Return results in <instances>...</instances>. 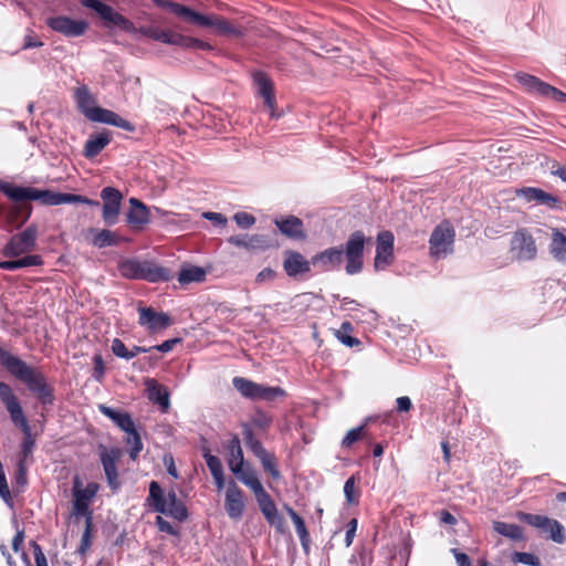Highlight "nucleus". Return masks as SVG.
Masks as SVG:
<instances>
[{"instance_id": "obj_37", "label": "nucleus", "mask_w": 566, "mask_h": 566, "mask_svg": "<svg viewBox=\"0 0 566 566\" xmlns=\"http://www.w3.org/2000/svg\"><path fill=\"white\" fill-rule=\"evenodd\" d=\"M97 491H98L97 483L91 482L86 485L85 489H82V483L80 481V478L78 476L74 478L73 489H72L74 499L81 497V501L90 503V501L96 495Z\"/></svg>"}, {"instance_id": "obj_36", "label": "nucleus", "mask_w": 566, "mask_h": 566, "mask_svg": "<svg viewBox=\"0 0 566 566\" xmlns=\"http://www.w3.org/2000/svg\"><path fill=\"white\" fill-rule=\"evenodd\" d=\"M493 530L500 535L505 536L512 541H524L523 528L516 524L495 521L493 522Z\"/></svg>"}, {"instance_id": "obj_34", "label": "nucleus", "mask_w": 566, "mask_h": 566, "mask_svg": "<svg viewBox=\"0 0 566 566\" xmlns=\"http://www.w3.org/2000/svg\"><path fill=\"white\" fill-rule=\"evenodd\" d=\"M549 250L554 259L566 264V237L557 229L553 230Z\"/></svg>"}, {"instance_id": "obj_26", "label": "nucleus", "mask_w": 566, "mask_h": 566, "mask_svg": "<svg viewBox=\"0 0 566 566\" xmlns=\"http://www.w3.org/2000/svg\"><path fill=\"white\" fill-rule=\"evenodd\" d=\"M146 386L149 400L158 405L163 411H167V409L170 406V402L169 392L167 391L166 387L158 384L157 380L155 379H147Z\"/></svg>"}, {"instance_id": "obj_29", "label": "nucleus", "mask_w": 566, "mask_h": 566, "mask_svg": "<svg viewBox=\"0 0 566 566\" xmlns=\"http://www.w3.org/2000/svg\"><path fill=\"white\" fill-rule=\"evenodd\" d=\"M207 272L203 268L197 265L185 264L178 273V282L181 285L190 283H200L206 280Z\"/></svg>"}, {"instance_id": "obj_6", "label": "nucleus", "mask_w": 566, "mask_h": 566, "mask_svg": "<svg viewBox=\"0 0 566 566\" xmlns=\"http://www.w3.org/2000/svg\"><path fill=\"white\" fill-rule=\"evenodd\" d=\"M38 227L30 224L25 230L20 233L13 234L7 244L3 247L1 253L6 258H18L36 248Z\"/></svg>"}, {"instance_id": "obj_22", "label": "nucleus", "mask_w": 566, "mask_h": 566, "mask_svg": "<svg viewBox=\"0 0 566 566\" xmlns=\"http://www.w3.org/2000/svg\"><path fill=\"white\" fill-rule=\"evenodd\" d=\"M112 142V133L103 129L97 134L90 135L85 142L83 156L87 159H93L98 156L103 149Z\"/></svg>"}, {"instance_id": "obj_63", "label": "nucleus", "mask_w": 566, "mask_h": 566, "mask_svg": "<svg viewBox=\"0 0 566 566\" xmlns=\"http://www.w3.org/2000/svg\"><path fill=\"white\" fill-rule=\"evenodd\" d=\"M202 457L205 458L210 472L222 465L220 459L217 455L211 454L208 447H202Z\"/></svg>"}, {"instance_id": "obj_48", "label": "nucleus", "mask_w": 566, "mask_h": 566, "mask_svg": "<svg viewBox=\"0 0 566 566\" xmlns=\"http://www.w3.org/2000/svg\"><path fill=\"white\" fill-rule=\"evenodd\" d=\"M127 433H128L127 443L132 444V449L129 451V457L132 460H136L138 458L140 451L143 450L142 438H140V434L138 433V431L136 430V427H134V430L132 432H127Z\"/></svg>"}, {"instance_id": "obj_54", "label": "nucleus", "mask_w": 566, "mask_h": 566, "mask_svg": "<svg viewBox=\"0 0 566 566\" xmlns=\"http://www.w3.org/2000/svg\"><path fill=\"white\" fill-rule=\"evenodd\" d=\"M535 202H537L539 205H544L551 209H559L560 208V200L556 196H553V195L544 191L543 189L539 190L538 197Z\"/></svg>"}, {"instance_id": "obj_59", "label": "nucleus", "mask_w": 566, "mask_h": 566, "mask_svg": "<svg viewBox=\"0 0 566 566\" xmlns=\"http://www.w3.org/2000/svg\"><path fill=\"white\" fill-rule=\"evenodd\" d=\"M543 97L552 98L553 101L559 102V103H566V93L562 92L560 90L549 85L548 83L544 87Z\"/></svg>"}, {"instance_id": "obj_32", "label": "nucleus", "mask_w": 566, "mask_h": 566, "mask_svg": "<svg viewBox=\"0 0 566 566\" xmlns=\"http://www.w3.org/2000/svg\"><path fill=\"white\" fill-rule=\"evenodd\" d=\"M154 3L159 8L168 9L177 17L191 23L192 18H198L196 11L184 4L174 2L171 0H154Z\"/></svg>"}, {"instance_id": "obj_64", "label": "nucleus", "mask_w": 566, "mask_h": 566, "mask_svg": "<svg viewBox=\"0 0 566 566\" xmlns=\"http://www.w3.org/2000/svg\"><path fill=\"white\" fill-rule=\"evenodd\" d=\"M43 45H44V43L42 41L38 40L33 35V31L28 30V34H25V36L23 39V44L21 46V50H30V49H34V48H41Z\"/></svg>"}, {"instance_id": "obj_51", "label": "nucleus", "mask_w": 566, "mask_h": 566, "mask_svg": "<svg viewBox=\"0 0 566 566\" xmlns=\"http://www.w3.org/2000/svg\"><path fill=\"white\" fill-rule=\"evenodd\" d=\"M243 438L247 447L255 453L260 449L264 448L262 442L254 437L252 429L248 424H243Z\"/></svg>"}, {"instance_id": "obj_8", "label": "nucleus", "mask_w": 566, "mask_h": 566, "mask_svg": "<svg viewBox=\"0 0 566 566\" xmlns=\"http://www.w3.org/2000/svg\"><path fill=\"white\" fill-rule=\"evenodd\" d=\"M454 229L449 221H442L432 231L429 240L430 253L443 258L453 251Z\"/></svg>"}, {"instance_id": "obj_33", "label": "nucleus", "mask_w": 566, "mask_h": 566, "mask_svg": "<svg viewBox=\"0 0 566 566\" xmlns=\"http://www.w3.org/2000/svg\"><path fill=\"white\" fill-rule=\"evenodd\" d=\"M253 454L260 460L263 470L268 472L273 480H279L281 478L280 470L277 469V460L273 453L269 452L265 448H262Z\"/></svg>"}, {"instance_id": "obj_12", "label": "nucleus", "mask_w": 566, "mask_h": 566, "mask_svg": "<svg viewBox=\"0 0 566 566\" xmlns=\"http://www.w3.org/2000/svg\"><path fill=\"white\" fill-rule=\"evenodd\" d=\"M512 252L521 261H531L536 258L535 240L526 229L517 230L511 241Z\"/></svg>"}, {"instance_id": "obj_58", "label": "nucleus", "mask_w": 566, "mask_h": 566, "mask_svg": "<svg viewBox=\"0 0 566 566\" xmlns=\"http://www.w3.org/2000/svg\"><path fill=\"white\" fill-rule=\"evenodd\" d=\"M20 269L29 268V266H41L44 261L43 258L39 254H25L21 258H18Z\"/></svg>"}, {"instance_id": "obj_60", "label": "nucleus", "mask_w": 566, "mask_h": 566, "mask_svg": "<svg viewBox=\"0 0 566 566\" xmlns=\"http://www.w3.org/2000/svg\"><path fill=\"white\" fill-rule=\"evenodd\" d=\"M93 363H94V370H93L92 376L96 381H102L104 378V375H105V364H104V359H103L102 355L101 354L94 355Z\"/></svg>"}, {"instance_id": "obj_46", "label": "nucleus", "mask_w": 566, "mask_h": 566, "mask_svg": "<svg viewBox=\"0 0 566 566\" xmlns=\"http://www.w3.org/2000/svg\"><path fill=\"white\" fill-rule=\"evenodd\" d=\"M34 448H35L34 434L32 433V434L23 436L18 462L27 463L29 460H32V454H33Z\"/></svg>"}, {"instance_id": "obj_5", "label": "nucleus", "mask_w": 566, "mask_h": 566, "mask_svg": "<svg viewBox=\"0 0 566 566\" xmlns=\"http://www.w3.org/2000/svg\"><path fill=\"white\" fill-rule=\"evenodd\" d=\"M232 385L244 398L251 400L274 401L285 396V390L281 387L258 384L244 377H234Z\"/></svg>"}, {"instance_id": "obj_61", "label": "nucleus", "mask_w": 566, "mask_h": 566, "mask_svg": "<svg viewBox=\"0 0 566 566\" xmlns=\"http://www.w3.org/2000/svg\"><path fill=\"white\" fill-rule=\"evenodd\" d=\"M233 219L238 227L242 229H249L255 223V218L248 212H237Z\"/></svg>"}, {"instance_id": "obj_38", "label": "nucleus", "mask_w": 566, "mask_h": 566, "mask_svg": "<svg viewBox=\"0 0 566 566\" xmlns=\"http://www.w3.org/2000/svg\"><path fill=\"white\" fill-rule=\"evenodd\" d=\"M74 97L78 109L85 116V112L92 109L96 103L94 96L86 85H82L75 90Z\"/></svg>"}, {"instance_id": "obj_56", "label": "nucleus", "mask_w": 566, "mask_h": 566, "mask_svg": "<svg viewBox=\"0 0 566 566\" xmlns=\"http://www.w3.org/2000/svg\"><path fill=\"white\" fill-rule=\"evenodd\" d=\"M541 188L522 187L515 189V196L525 199L527 202L536 201Z\"/></svg>"}, {"instance_id": "obj_4", "label": "nucleus", "mask_w": 566, "mask_h": 566, "mask_svg": "<svg viewBox=\"0 0 566 566\" xmlns=\"http://www.w3.org/2000/svg\"><path fill=\"white\" fill-rule=\"evenodd\" d=\"M147 503L151 506L154 512L168 515L179 522L188 517V511L181 500L177 497L174 490H170L165 496V492L157 481L149 483V494Z\"/></svg>"}, {"instance_id": "obj_45", "label": "nucleus", "mask_w": 566, "mask_h": 566, "mask_svg": "<svg viewBox=\"0 0 566 566\" xmlns=\"http://www.w3.org/2000/svg\"><path fill=\"white\" fill-rule=\"evenodd\" d=\"M292 522L295 525V530L301 541L302 548L304 553L307 555L310 553L311 537L306 528L305 522L301 516H297L296 518L294 517Z\"/></svg>"}, {"instance_id": "obj_42", "label": "nucleus", "mask_w": 566, "mask_h": 566, "mask_svg": "<svg viewBox=\"0 0 566 566\" xmlns=\"http://www.w3.org/2000/svg\"><path fill=\"white\" fill-rule=\"evenodd\" d=\"M140 261L136 259H125L118 263L120 274L130 280H140Z\"/></svg>"}, {"instance_id": "obj_35", "label": "nucleus", "mask_w": 566, "mask_h": 566, "mask_svg": "<svg viewBox=\"0 0 566 566\" xmlns=\"http://www.w3.org/2000/svg\"><path fill=\"white\" fill-rule=\"evenodd\" d=\"M228 451H229V459H228V465L230 471H232V468L237 469V465L243 467L244 463V457L243 451L241 448L240 439L237 434L232 437L228 444Z\"/></svg>"}, {"instance_id": "obj_62", "label": "nucleus", "mask_w": 566, "mask_h": 566, "mask_svg": "<svg viewBox=\"0 0 566 566\" xmlns=\"http://www.w3.org/2000/svg\"><path fill=\"white\" fill-rule=\"evenodd\" d=\"M0 497L8 504L11 503L12 497L8 486V482L3 472L2 463L0 462Z\"/></svg>"}, {"instance_id": "obj_18", "label": "nucleus", "mask_w": 566, "mask_h": 566, "mask_svg": "<svg viewBox=\"0 0 566 566\" xmlns=\"http://www.w3.org/2000/svg\"><path fill=\"white\" fill-rule=\"evenodd\" d=\"M312 259L306 260L302 253L293 250L284 252L283 269L290 277L306 274L311 271Z\"/></svg>"}, {"instance_id": "obj_13", "label": "nucleus", "mask_w": 566, "mask_h": 566, "mask_svg": "<svg viewBox=\"0 0 566 566\" xmlns=\"http://www.w3.org/2000/svg\"><path fill=\"white\" fill-rule=\"evenodd\" d=\"M395 237L390 231H380L377 234L376 255L374 268L376 271L385 270L394 261Z\"/></svg>"}, {"instance_id": "obj_17", "label": "nucleus", "mask_w": 566, "mask_h": 566, "mask_svg": "<svg viewBox=\"0 0 566 566\" xmlns=\"http://www.w3.org/2000/svg\"><path fill=\"white\" fill-rule=\"evenodd\" d=\"M243 491L234 481H230L226 492L224 509L228 516L234 521L241 520L244 512Z\"/></svg>"}, {"instance_id": "obj_9", "label": "nucleus", "mask_w": 566, "mask_h": 566, "mask_svg": "<svg viewBox=\"0 0 566 566\" xmlns=\"http://www.w3.org/2000/svg\"><path fill=\"white\" fill-rule=\"evenodd\" d=\"M258 505L260 507V511L264 515V518L266 522L274 526L276 532L280 534L285 533L286 525L285 520L282 516V514L279 512L273 499L271 495L265 491L264 488L258 490L254 492Z\"/></svg>"}, {"instance_id": "obj_41", "label": "nucleus", "mask_w": 566, "mask_h": 566, "mask_svg": "<svg viewBox=\"0 0 566 566\" xmlns=\"http://www.w3.org/2000/svg\"><path fill=\"white\" fill-rule=\"evenodd\" d=\"M138 32H140L143 35L159 41L166 44H170L171 42V35L174 31L170 30H164L157 27L148 25V27H142Z\"/></svg>"}, {"instance_id": "obj_1", "label": "nucleus", "mask_w": 566, "mask_h": 566, "mask_svg": "<svg viewBox=\"0 0 566 566\" xmlns=\"http://www.w3.org/2000/svg\"><path fill=\"white\" fill-rule=\"evenodd\" d=\"M0 191L8 197L15 206L13 214L22 217L21 227L28 221L32 213L30 201H39L43 206H59L64 203H85L98 207L97 200L74 193H62L50 189H38L34 187L19 186L13 182L0 180Z\"/></svg>"}, {"instance_id": "obj_52", "label": "nucleus", "mask_w": 566, "mask_h": 566, "mask_svg": "<svg viewBox=\"0 0 566 566\" xmlns=\"http://www.w3.org/2000/svg\"><path fill=\"white\" fill-rule=\"evenodd\" d=\"M92 533H93V522H91V518H87V525H85V528H84V532H83V535L81 538V544L77 549L78 554L84 555L87 552V549L91 547Z\"/></svg>"}, {"instance_id": "obj_40", "label": "nucleus", "mask_w": 566, "mask_h": 566, "mask_svg": "<svg viewBox=\"0 0 566 566\" xmlns=\"http://www.w3.org/2000/svg\"><path fill=\"white\" fill-rule=\"evenodd\" d=\"M174 277L170 269L151 263L149 271H147L146 280L151 283L167 282Z\"/></svg>"}, {"instance_id": "obj_25", "label": "nucleus", "mask_w": 566, "mask_h": 566, "mask_svg": "<svg viewBox=\"0 0 566 566\" xmlns=\"http://www.w3.org/2000/svg\"><path fill=\"white\" fill-rule=\"evenodd\" d=\"M98 410L123 431L132 432L134 430L135 423L128 412H122L106 405H99Z\"/></svg>"}, {"instance_id": "obj_50", "label": "nucleus", "mask_w": 566, "mask_h": 566, "mask_svg": "<svg viewBox=\"0 0 566 566\" xmlns=\"http://www.w3.org/2000/svg\"><path fill=\"white\" fill-rule=\"evenodd\" d=\"M512 560L514 563H521L528 566H541V559L538 556L532 554V553H524V552H515L512 555Z\"/></svg>"}, {"instance_id": "obj_19", "label": "nucleus", "mask_w": 566, "mask_h": 566, "mask_svg": "<svg viewBox=\"0 0 566 566\" xmlns=\"http://www.w3.org/2000/svg\"><path fill=\"white\" fill-rule=\"evenodd\" d=\"M274 223L280 232L289 239L305 240L307 238L303 221L295 216L276 218Z\"/></svg>"}, {"instance_id": "obj_44", "label": "nucleus", "mask_w": 566, "mask_h": 566, "mask_svg": "<svg viewBox=\"0 0 566 566\" xmlns=\"http://www.w3.org/2000/svg\"><path fill=\"white\" fill-rule=\"evenodd\" d=\"M369 421H371V418H367L365 420V422L357 427V428H354V429H350L346 436L343 438L342 440V447L344 448H349L352 447L355 442H357L358 440H360L361 438H365L367 436L366 433V427L367 424L369 423Z\"/></svg>"}, {"instance_id": "obj_10", "label": "nucleus", "mask_w": 566, "mask_h": 566, "mask_svg": "<svg viewBox=\"0 0 566 566\" xmlns=\"http://www.w3.org/2000/svg\"><path fill=\"white\" fill-rule=\"evenodd\" d=\"M101 198L103 200V221L106 226L112 227L118 221L123 195L114 187H105L101 191Z\"/></svg>"}, {"instance_id": "obj_15", "label": "nucleus", "mask_w": 566, "mask_h": 566, "mask_svg": "<svg viewBox=\"0 0 566 566\" xmlns=\"http://www.w3.org/2000/svg\"><path fill=\"white\" fill-rule=\"evenodd\" d=\"M198 18H192L191 23L200 27L213 28L216 29L218 34L221 35H232V36H241L243 33L240 29L233 27L229 21L223 18H220L216 14L205 15L199 12H196Z\"/></svg>"}, {"instance_id": "obj_21", "label": "nucleus", "mask_w": 566, "mask_h": 566, "mask_svg": "<svg viewBox=\"0 0 566 566\" xmlns=\"http://www.w3.org/2000/svg\"><path fill=\"white\" fill-rule=\"evenodd\" d=\"M253 77L258 85L259 94L263 97L265 106L270 109L271 117H280V114L275 112V95L272 81L263 72H256Z\"/></svg>"}, {"instance_id": "obj_57", "label": "nucleus", "mask_w": 566, "mask_h": 566, "mask_svg": "<svg viewBox=\"0 0 566 566\" xmlns=\"http://www.w3.org/2000/svg\"><path fill=\"white\" fill-rule=\"evenodd\" d=\"M517 517L521 522H524L535 528H538L541 523L545 521V515L539 514H532V513H525V512H518Z\"/></svg>"}, {"instance_id": "obj_49", "label": "nucleus", "mask_w": 566, "mask_h": 566, "mask_svg": "<svg viewBox=\"0 0 566 566\" xmlns=\"http://www.w3.org/2000/svg\"><path fill=\"white\" fill-rule=\"evenodd\" d=\"M72 515H74L75 517H85V525H87V518H91V522H93V513L90 510V504L88 502L81 501V497L73 500Z\"/></svg>"}, {"instance_id": "obj_55", "label": "nucleus", "mask_w": 566, "mask_h": 566, "mask_svg": "<svg viewBox=\"0 0 566 566\" xmlns=\"http://www.w3.org/2000/svg\"><path fill=\"white\" fill-rule=\"evenodd\" d=\"M111 348L115 356L126 360L132 359L130 349L126 347L122 339L114 338Z\"/></svg>"}, {"instance_id": "obj_43", "label": "nucleus", "mask_w": 566, "mask_h": 566, "mask_svg": "<svg viewBox=\"0 0 566 566\" xmlns=\"http://www.w3.org/2000/svg\"><path fill=\"white\" fill-rule=\"evenodd\" d=\"M114 113L115 112L113 111L95 106L92 109L85 112V117L91 122L111 125L113 122Z\"/></svg>"}, {"instance_id": "obj_11", "label": "nucleus", "mask_w": 566, "mask_h": 566, "mask_svg": "<svg viewBox=\"0 0 566 566\" xmlns=\"http://www.w3.org/2000/svg\"><path fill=\"white\" fill-rule=\"evenodd\" d=\"M46 25L67 38L81 36L88 29L85 20H74L66 15L50 17L46 19Z\"/></svg>"}, {"instance_id": "obj_47", "label": "nucleus", "mask_w": 566, "mask_h": 566, "mask_svg": "<svg viewBox=\"0 0 566 566\" xmlns=\"http://www.w3.org/2000/svg\"><path fill=\"white\" fill-rule=\"evenodd\" d=\"M359 476L352 475L344 484V494L348 504H357L359 492L356 491V483L359 481Z\"/></svg>"}, {"instance_id": "obj_14", "label": "nucleus", "mask_w": 566, "mask_h": 566, "mask_svg": "<svg viewBox=\"0 0 566 566\" xmlns=\"http://www.w3.org/2000/svg\"><path fill=\"white\" fill-rule=\"evenodd\" d=\"M98 451L108 485L113 490H117L119 488L117 461L122 455V451L118 448L107 449L103 444H99Z\"/></svg>"}, {"instance_id": "obj_28", "label": "nucleus", "mask_w": 566, "mask_h": 566, "mask_svg": "<svg viewBox=\"0 0 566 566\" xmlns=\"http://www.w3.org/2000/svg\"><path fill=\"white\" fill-rule=\"evenodd\" d=\"M538 530L557 544H564L566 542L565 528L556 520L546 516L545 521L538 526Z\"/></svg>"}, {"instance_id": "obj_31", "label": "nucleus", "mask_w": 566, "mask_h": 566, "mask_svg": "<svg viewBox=\"0 0 566 566\" xmlns=\"http://www.w3.org/2000/svg\"><path fill=\"white\" fill-rule=\"evenodd\" d=\"M170 45H177L185 49L195 50H212V45L197 38L187 36L177 32H172Z\"/></svg>"}, {"instance_id": "obj_53", "label": "nucleus", "mask_w": 566, "mask_h": 566, "mask_svg": "<svg viewBox=\"0 0 566 566\" xmlns=\"http://www.w3.org/2000/svg\"><path fill=\"white\" fill-rule=\"evenodd\" d=\"M251 422L254 427L266 430L272 423V418L263 410L256 409L251 418Z\"/></svg>"}, {"instance_id": "obj_30", "label": "nucleus", "mask_w": 566, "mask_h": 566, "mask_svg": "<svg viewBox=\"0 0 566 566\" xmlns=\"http://www.w3.org/2000/svg\"><path fill=\"white\" fill-rule=\"evenodd\" d=\"M231 472L238 478L239 481L249 486L253 493L263 488L262 483L255 474V471L249 465L244 464L240 468L237 465V469L232 468Z\"/></svg>"}, {"instance_id": "obj_2", "label": "nucleus", "mask_w": 566, "mask_h": 566, "mask_svg": "<svg viewBox=\"0 0 566 566\" xmlns=\"http://www.w3.org/2000/svg\"><path fill=\"white\" fill-rule=\"evenodd\" d=\"M360 230L352 232L344 245L332 247L312 256V264L322 272L339 269L346 259V273L354 275L360 273L364 264L365 244L370 242Z\"/></svg>"}, {"instance_id": "obj_39", "label": "nucleus", "mask_w": 566, "mask_h": 566, "mask_svg": "<svg viewBox=\"0 0 566 566\" xmlns=\"http://www.w3.org/2000/svg\"><path fill=\"white\" fill-rule=\"evenodd\" d=\"M515 78L518 83H521L528 92L537 93L542 96L544 87L547 83L543 82L538 77L527 74V73H517L515 74Z\"/></svg>"}, {"instance_id": "obj_27", "label": "nucleus", "mask_w": 566, "mask_h": 566, "mask_svg": "<svg viewBox=\"0 0 566 566\" xmlns=\"http://www.w3.org/2000/svg\"><path fill=\"white\" fill-rule=\"evenodd\" d=\"M228 242L239 247L244 248L247 250H254V249H265L268 247V241L264 235L261 234H238V235H231L228 239Z\"/></svg>"}, {"instance_id": "obj_20", "label": "nucleus", "mask_w": 566, "mask_h": 566, "mask_svg": "<svg viewBox=\"0 0 566 566\" xmlns=\"http://www.w3.org/2000/svg\"><path fill=\"white\" fill-rule=\"evenodd\" d=\"M0 400L6 406L12 422H18L24 417L19 399L7 382L0 381Z\"/></svg>"}, {"instance_id": "obj_7", "label": "nucleus", "mask_w": 566, "mask_h": 566, "mask_svg": "<svg viewBox=\"0 0 566 566\" xmlns=\"http://www.w3.org/2000/svg\"><path fill=\"white\" fill-rule=\"evenodd\" d=\"M81 3L82 6L94 10L99 18L105 21L106 25H115L128 33H135L137 31L130 20L99 0H81Z\"/></svg>"}, {"instance_id": "obj_24", "label": "nucleus", "mask_w": 566, "mask_h": 566, "mask_svg": "<svg viewBox=\"0 0 566 566\" xmlns=\"http://www.w3.org/2000/svg\"><path fill=\"white\" fill-rule=\"evenodd\" d=\"M129 203L130 208L126 213V221L132 227L140 229L149 222V210L137 198H130Z\"/></svg>"}, {"instance_id": "obj_3", "label": "nucleus", "mask_w": 566, "mask_h": 566, "mask_svg": "<svg viewBox=\"0 0 566 566\" xmlns=\"http://www.w3.org/2000/svg\"><path fill=\"white\" fill-rule=\"evenodd\" d=\"M0 365L17 380L24 384L42 405L54 402V389L40 368L28 365L19 356L0 346Z\"/></svg>"}, {"instance_id": "obj_16", "label": "nucleus", "mask_w": 566, "mask_h": 566, "mask_svg": "<svg viewBox=\"0 0 566 566\" xmlns=\"http://www.w3.org/2000/svg\"><path fill=\"white\" fill-rule=\"evenodd\" d=\"M139 325L146 327L149 332L166 329L172 324L171 317L164 312H157L153 307H139Z\"/></svg>"}, {"instance_id": "obj_23", "label": "nucleus", "mask_w": 566, "mask_h": 566, "mask_svg": "<svg viewBox=\"0 0 566 566\" xmlns=\"http://www.w3.org/2000/svg\"><path fill=\"white\" fill-rule=\"evenodd\" d=\"M87 239L93 247L98 249L116 247L119 242L124 241V239L114 231L96 228H90L87 230Z\"/></svg>"}]
</instances>
